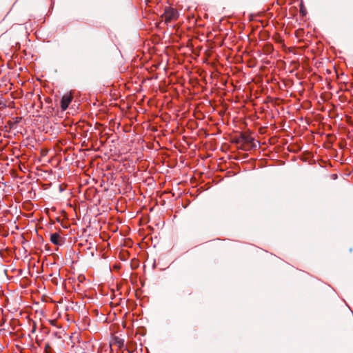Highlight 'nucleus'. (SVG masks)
I'll list each match as a JSON object with an SVG mask.
<instances>
[{
	"mask_svg": "<svg viewBox=\"0 0 353 353\" xmlns=\"http://www.w3.org/2000/svg\"><path fill=\"white\" fill-rule=\"evenodd\" d=\"M73 99V96L72 92H67L61 99L60 105L62 110H65L68 109L70 103H71Z\"/></svg>",
	"mask_w": 353,
	"mask_h": 353,
	"instance_id": "obj_1",
	"label": "nucleus"
},
{
	"mask_svg": "<svg viewBox=\"0 0 353 353\" xmlns=\"http://www.w3.org/2000/svg\"><path fill=\"white\" fill-rule=\"evenodd\" d=\"M164 14L166 20L168 21L176 19L179 17L178 12L175 9L170 7H166L165 8Z\"/></svg>",
	"mask_w": 353,
	"mask_h": 353,
	"instance_id": "obj_2",
	"label": "nucleus"
},
{
	"mask_svg": "<svg viewBox=\"0 0 353 353\" xmlns=\"http://www.w3.org/2000/svg\"><path fill=\"white\" fill-rule=\"evenodd\" d=\"M50 241L56 245H62L63 243L61 236L57 232L50 234Z\"/></svg>",
	"mask_w": 353,
	"mask_h": 353,
	"instance_id": "obj_3",
	"label": "nucleus"
},
{
	"mask_svg": "<svg viewBox=\"0 0 353 353\" xmlns=\"http://www.w3.org/2000/svg\"><path fill=\"white\" fill-rule=\"evenodd\" d=\"M274 50L273 46L270 43H267L263 47V51L266 54H271Z\"/></svg>",
	"mask_w": 353,
	"mask_h": 353,
	"instance_id": "obj_4",
	"label": "nucleus"
},
{
	"mask_svg": "<svg viewBox=\"0 0 353 353\" xmlns=\"http://www.w3.org/2000/svg\"><path fill=\"white\" fill-rule=\"evenodd\" d=\"M300 14L302 15V16H305L306 14H307V11H306V9L304 7L303 3H301L300 5Z\"/></svg>",
	"mask_w": 353,
	"mask_h": 353,
	"instance_id": "obj_5",
	"label": "nucleus"
},
{
	"mask_svg": "<svg viewBox=\"0 0 353 353\" xmlns=\"http://www.w3.org/2000/svg\"><path fill=\"white\" fill-rule=\"evenodd\" d=\"M45 353H52V347H50L49 343H46L45 345Z\"/></svg>",
	"mask_w": 353,
	"mask_h": 353,
	"instance_id": "obj_6",
	"label": "nucleus"
},
{
	"mask_svg": "<svg viewBox=\"0 0 353 353\" xmlns=\"http://www.w3.org/2000/svg\"><path fill=\"white\" fill-rule=\"evenodd\" d=\"M117 342L119 347H123L124 346V340L118 339V340H117Z\"/></svg>",
	"mask_w": 353,
	"mask_h": 353,
	"instance_id": "obj_7",
	"label": "nucleus"
},
{
	"mask_svg": "<svg viewBox=\"0 0 353 353\" xmlns=\"http://www.w3.org/2000/svg\"><path fill=\"white\" fill-rule=\"evenodd\" d=\"M6 108V104L5 102L0 101V109H3Z\"/></svg>",
	"mask_w": 353,
	"mask_h": 353,
	"instance_id": "obj_8",
	"label": "nucleus"
},
{
	"mask_svg": "<svg viewBox=\"0 0 353 353\" xmlns=\"http://www.w3.org/2000/svg\"><path fill=\"white\" fill-rule=\"evenodd\" d=\"M8 125L10 126V128H13V123L11 122V121H9L8 122Z\"/></svg>",
	"mask_w": 353,
	"mask_h": 353,
	"instance_id": "obj_9",
	"label": "nucleus"
},
{
	"mask_svg": "<svg viewBox=\"0 0 353 353\" xmlns=\"http://www.w3.org/2000/svg\"><path fill=\"white\" fill-rule=\"evenodd\" d=\"M35 330H36V327H35V326H34V327H33L32 332H35Z\"/></svg>",
	"mask_w": 353,
	"mask_h": 353,
	"instance_id": "obj_10",
	"label": "nucleus"
}]
</instances>
